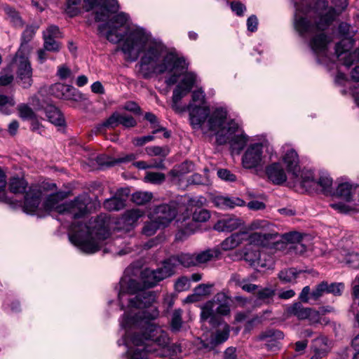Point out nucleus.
Wrapping results in <instances>:
<instances>
[{"label":"nucleus","mask_w":359,"mask_h":359,"mask_svg":"<svg viewBox=\"0 0 359 359\" xmlns=\"http://www.w3.org/2000/svg\"><path fill=\"white\" fill-rule=\"evenodd\" d=\"M189 111L191 123L194 128H201L210 114L208 107L202 106L194 107V104L189 103L187 106Z\"/></svg>","instance_id":"4be33fe9"},{"label":"nucleus","mask_w":359,"mask_h":359,"mask_svg":"<svg viewBox=\"0 0 359 359\" xmlns=\"http://www.w3.org/2000/svg\"><path fill=\"white\" fill-rule=\"evenodd\" d=\"M208 302L211 304L215 314L225 316L230 312V299L223 292L217 293L211 301Z\"/></svg>","instance_id":"a878e982"},{"label":"nucleus","mask_w":359,"mask_h":359,"mask_svg":"<svg viewBox=\"0 0 359 359\" xmlns=\"http://www.w3.org/2000/svg\"><path fill=\"white\" fill-rule=\"evenodd\" d=\"M4 11L10 20V22L16 28H22L24 25V22L20 15L19 13L11 7H5Z\"/></svg>","instance_id":"a18cd8bd"},{"label":"nucleus","mask_w":359,"mask_h":359,"mask_svg":"<svg viewBox=\"0 0 359 359\" xmlns=\"http://www.w3.org/2000/svg\"><path fill=\"white\" fill-rule=\"evenodd\" d=\"M72 75V70L65 65H60L57 67V76L61 80H65Z\"/></svg>","instance_id":"774afa93"},{"label":"nucleus","mask_w":359,"mask_h":359,"mask_svg":"<svg viewBox=\"0 0 359 359\" xmlns=\"http://www.w3.org/2000/svg\"><path fill=\"white\" fill-rule=\"evenodd\" d=\"M43 46L48 52L57 53L61 49V43L57 41V39H53L52 38H43Z\"/></svg>","instance_id":"13d9d810"},{"label":"nucleus","mask_w":359,"mask_h":359,"mask_svg":"<svg viewBox=\"0 0 359 359\" xmlns=\"http://www.w3.org/2000/svg\"><path fill=\"white\" fill-rule=\"evenodd\" d=\"M187 182L190 184L205 185L208 184V180L205 175L195 173L188 178Z\"/></svg>","instance_id":"338daca9"},{"label":"nucleus","mask_w":359,"mask_h":359,"mask_svg":"<svg viewBox=\"0 0 359 359\" xmlns=\"http://www.w3.org/2000/svg\"><path fill=\"white\" fill-rule=\"evenodd\" d=\"M177 208L175 203H165L154 208L151 216L163 226H167L176 217Z\"/></svg>","instance_id":"2eb2a0df"},{"label":"nucleus","mask_w":359,"mask_h":359,"mask_svg":"<svg viewBox=\"0 0 359 359\" xmlns=\"http://www.w3.org/2000/svg\"><path fill=\"white\" fill-rule=\"evenodd\" d=\"M263 147L262 143H254L247 148L242 157V163L245 168H255L264 163Z\"/></svg>","instance_id":"ddd939ff"},{"label":"nucleus","mask_w":359,"mask_h":359,"mask_svg":"<svg viewBox=\"0 0 359 359\" xmlns=\"http://www.w3.org/2000/svg\"><path fill=\"white\" fill-rule=\"evenodd\" d=\"M39 26L36 24L27 25L21 35V43L18 51H29V43L33 39Z\"/></svg>","instance_id":"7c9ffc66"},{"label":"nucleus","mask_w":359,"mask_h":359,"mask_svg":"<svg viewBox=\"0 0 359 359\" xmlns=\"http://www.w3.org/2000/svg\"><path fill=\"white\" fill-rule=\"evenodd\" d=\"M225 130L226 128H223L222 131L217 134V143L219 145H223L229 142L233 150L238 151H241L247 144L248 138V136L243 133L236 135V133L240 131L238 124L234 120H231L228 123V128H226V133Z\"/></svg>","instance_id":"0eeeda50"},{"label":"nucleus","mask_w":359,"mask_h":359,"mask_svg":"<svg viewBox=\"0 0 359 359\" xmlns=\"http://www.w3.org/2000/svg\"><path fill=\"white\" fill-rule=\"evenodd\" d=\"M339 33L344 37L335 46V53L342 64L349 67L355 62H359V47L353 52L348 53V50L353 46V40L351 36L354 33L353 27L347 22H342L339 25Z\"/></svg>","instance_id":"423d86ee"},{"label":"nucleus","mask_w":359,"mask_h":359,"mask_svg":"<svg viewBox=\"0 0 359 359\" xmlns=\"http://www.w3.org/2000/svg\"><path fill=\"white\" fill-rule=\"evenodd\" d=\"M283 161L286 165L287 172L297 177L300 172L299 156L293 149H288L283 156Z\"/></svg>","instance_id":"bb28decb"},{"label":"nucleus","mask_w":359,"mask_h":359,"mask_svg":"<svg viewBox=\"0 0 359 359\" xmlns=\"http://www.w3.org/2000/svg\"><path fill=\"white\" fill-rule=\"evenodd\" d=\"M14 80L13 74V67L11 65H8L4 68L0 76V86H6L11 84Z\"/></svg>","instance_id":"864d4df0"},{"label":"nucleus","mask_w":359,"mask_h":359,"mask_svg":"<svg viewBox=\"0 0 359 359\" xmlns=\"http://www.w3.org/2000/svg\"><path fill=\"white\" fill-rule=\"evenodd\" d=\"M221 256V251L218 248L207 249L196 254V266L205 264L210 261L217 260Z\"/></svg>","instance_id":"72a5a7b5"},{"label":"nucleus","mask_w":359,"mask_h":359,"mask_svg":"<svg viewBox=\"0 0 359 359\" xmlns=\"http://www.w3.org/2000/svg\"><path fill=\"white\" fill-rule=\"evenodd\" d=\"M172 275V271L163 262V266L156 270L147 269L142 272L144 287H153L161 280Z\"/></svg>","instance_id":"4468645a"},{"label":"nucleus","mask_w":359,"mask_h":359,"mask_svg":"<svg viewBox=\"0 0 359 359\" xmlns=\"http://www.w3.org/2000/svg\"><path fill=\"white\" fill-rule=\"evenodd\" d=\"M109 236V232L104 218L98 217L90 219L88 224L74 223L69 241L83 252L95 253L97 252L102 242Z\"/></svg>","instance_id":"20e7f679"},{"label":"nucleus","mask_w":359,"mask_h":359,"mask_svg":"<svg viewBox=\"0 0 359 359\" xmlns=\"http://www.w3.org/2000/svg\"><path fill=\"white\" fill-rule=\"evenodd\" d=\"M215 204L222 208H233L236 206H243L245 201L238 197L219 196L215 198Z\"/></svg>","instance_id":"4c0bfd02"},{"label":"nucleus","mask_w":359,"mask_h":359,"mask_svg":"<svg viewBox=\"0 0 359 359\" xmlns=\"http://www.w3.org/2000/svg\"><path fill=\"white\" fill-rule=\"evenodd\" d=\"M27 52L17 51L12 62L10 64L17 67L18 79L21 81L20 85L24 88H28L32 83V69L26 55Z\"/></svg>","instance_id":"6e6552de"},{"label":"nucleus","mask_w":359,"mask_h":359,"mask_svg":"<svg viewBox=\"0 0 359 359\" xmlns=\"http://www.w3.org/2000/svg\"><path fill=\"white\" fill-rule=\"evenodd\" d=\"M36 111H43L48 120L56 126L65 125V120L62 112L54 105L41 103L39 99L33 100Z\"/></svg>","instance_id":"dca6fc26"},{"label":"nucleus","mask_w":359,"mask_h":359,"mask_svg":"<svg viewBox=\"0 0 359 359\" xmlns=\"http://www.w3.org/2000/svg\"><path fill=\"white\" fill-rule=\"evenodd\" d=\"M294 4V6L296 8V13H295V22H294V26L295 29L296 27V22L297 20H299L301 18H303L306 19L309 23L311 25H316V21L319 20V17L318 13H316V11L315 9V7L313 8V11H311L308 7L304 10L303 5L308 4L307 0H292ZM302 36L307 37L309 36L310 38H312V36L306 34L302 35L298 30H297ZM311 39H310L311 40Z\"/></svg>","instance_id":"f3484780"},{"label":"nucleus","mask_w":359,"mask_h":359,"mask_svg":"<svg viewBox=\"0 0 359 359\" xmlns=\"http://www.w3.org/2000/svg\"><path fill=\"white\" fill-rule=\"evenodd\" d=\"M129 16L119 13L109 19L107 23L98 26L100 33H105L107 39L113 43L121 41L126 35L121 50L128 57L135 61L140 53L142 56L138 64V74L143 79H149L154 74H170L165 81L168 86L175 84L182 72L187 69V64L182 57L168 52L164 45L152 39L151 35L140 27H129Z\"/></svg>","instance_id":"f257e3e1"},{"label":"nucleus","mask_w":359,"mask_h":359,"mask_svg":"<svg viewBox=\"0 0 359 359\" xmlns=\"http://www.w3.org/2000/svg\"><path fill=\"white\" fill-rule=\"evenodd\" d=\"M283 333L281 331L273 329L267 330L262 332L258 337L260 340H265L267 350L276 351L279 349V340L283 339Z\"/></svg>","instance_id":"393cba45"},{"label":"nucleus","mask_w":359,"mask_h":359,"mask_svg":"<svg viewBox=\"0 0 359 359\" xmlns=\"http://www.w3.org/2000/svg\"><path fill=\"white\" fill-rule=\"evenodd\" d=\"M327 281H323L316 286V288L311 292V297L314 300H318L327 293Z\"/></svg>","instance_id":"052dcab7"},{"label":"nucleus","mask_w":359,"mask_h":359,"mask_svg":"<svg viewBox=\"0 0 359 359\" xmlns=\"http://www.w3.org/2000/svg\"><path fill=\"white\" fill-rule=\"evenodd\" d=\"M201 318L202 321H205L208 319H210L209 323L213 327L219 325L221 323V319L215 316V313L212 310V307H211V304H209L208 302H206L202 308Z\"/></svg>","instance_id":"58836bf2"},{"label":"nucleus","mask_w":359,"mask_h":359,"mask_svg":"<svg viewBox=\"0 0 359 359\" xmlns=\"http://www.w3.org/2000/svg\"><path fill=\"white\" fill-rule=\"evenodd\" d=\"M141 290L140 284L133 279H130L128 281L121 280L120 281V291L118 293V299L121 304V309H124V306L122 302V298L126 294H133L136 291Z\"/></svg>","instance_id":"2f4dec72"},{"label":"nucleus","mask_w":359,"mask_h":359,"mask_svg":"<svg viewBox=\"0 0 359 359\" xmlns=\"http://www.w3.org/2000/svg\"><path fill=\"white\" fill-rule=\"evenodd\" d=\"M27 187V183L23 178L12 177L9 182V189L14 194L23 193Z\"/></svg>","instance_id":"37998d69"},{"label":"nucleus","mask_w":359,"mask_h":359,"mask_svg":"<svg viewBox=\"0 0 359 359\" xmlns=\"http://www.w3.org/2000/svg\"><path fill=\"white\" fill-rule=\"evenodd\" d=\"M49 92L55 97L61 100L74 102L85 100L83 94L71 85L56 83L50 87Z\"/></svg>","instance_id":"f8f14e48"},{"label":"nucleus","mask_w":359,"mask_h":359,"mask_svg":"<svg viewBox=\"0 0 359 359\" xmlns=\"http://www.w3.org/2000/svg\"><path fill=\"white\" fill-rule=\"evenodd\" d=\"M316 182L322 187L321 191L325 195H332L333 194L332 188V180L329 175L323 174Z\"/></svg>","instance_id":"49530a36"},{"label":"nucleus","mask_w":359,"mask_h":359,"mask_svg":"<svg viewBox=\"0 0 359 359\" xmlns=\"http://www.w3.org/2000/svg\"><path fill=\"white\" fill-rule=\"evenodd\" d=\"M229 336V329L227 325H224L222 330H217L211 335L210 344L203 342V346L208 349H212L215 346L227 340Z\"/></svg>","instance_id":"c9c22d12"},{"label":"nucleus","mask_w":359,"mask_h":359,"mask_svg":"<svg viewBox=\"0 0 359 359\" xmlns=\"http://www.w3.org/2000/svg\"><path fill=\"white\" fill-rule=\"evenodd\" d=\"M156 300V294L151 291H141L135 297L130 298L128 307L140 309L134 314L124 313L121 326L124 328L137 327L141 325L144 320L151 322L159 316V311L153 304Z\"/></svg>","instance_id":"39448f33"},{"label":"nucleus","mask_w":359,"mask_h":359,"mask_svg":"<svg viewBox=\"0 0 359 359\" xmlns=\"http://www.w3.org/2000/svg\"><path fill=\"white\" fill-rule=\"evenodd\" d=\"M327 293L332 294L334 296H341L344 290V284L342 283H332L329 284L327 282Z\"/></svg>","instance_id":"0e129e2a"},{"label":"nucleus","mask_w":359,"mask_h":359,"mask_svg":"<svg viewBox=\"0 0 359 359\" xmlns=\"http://www.w3.org/2000/svg\"><path fill=\"white\" fill-rule=\"evenodd\" d=\"M42 192L37 187H31L25 193L23 210L27 213H33L36 211L41 201Z\"/></svg>","instance_id":"5701e85b"},{"label":"nucleus","mask_w":359,"mask_h":359,"mask_svg":"<svg viewBox=\"0 0 359 359\" xmlns=\"http://www.w3.org/2000/svg\"><path fill=\"white\" fill-rule=\"evenodd\" d=\"M242 224L241 219L232 217L218 221L214 228L219 231H232L238 228Z\"/></svg>","instance_id":"f704fd0d"},{"label":"nucleus","mask_w":359,"mask_h":359,"mask_svg":"<svg viewBox=\"0 0 359 359\" xmlns=\"http://www.w3.org/2000/svg\"><path fill=\"white\" fill-rule=\"evenodd\" d=\"M205 102V94L201 90H196L192 93L191 102L190 103L194 104V107L202 106Z\"/></svg>","instance_id":"69168bd1"},{"label":"nucleus","mask_w":359,"mask_h":359,"mask_svg":"<svg viewBox=\"0 0 359 359\" xmlns=\"http://www.w3.org/2000/svg\"><path fill=\"white\" fill-rule=\"evenodd\" d=\"M165 180V175L162 172H147L144 181L154 184H161Z\"/></svg>","instance_id":"5fc2aeb1"},{"label":"nucleus","mask_w":359,"mask_h":359,"mask_svg":"<svg viewBox=\"0 0 359 359\" xmlns=\"http://www.w3.org/2000/svg\"><path fill=\"white\" fill-rule=\"evenodd\" d=\"M62 37L61 32L58 27L50 25L43 32V38H52L53 39H57Z\"/></svg>","instance_id":"e2e57ef3"},{"label":"nucleus","mask_w":359,"mask_h":359,"mask_svg":"<svg viewBox=\"0 0 359 359\" xmlns=\"http://www.w3.org/2000/svg\"><path fill=\"white\" fill-rule=\"evenodd\" d=\"M119 113H113L104 122L97 127V130L101 131L103 128H115L118 126Z\"/></svg>","instance_id":"6e6d98bb"},{"label":"nucleus","mask_w":359,"mask_h":359,"mask_svg":"<svg viewBox=\"0 0 359 359\" xmlns=\"http://www.w3.org/2000/svg\"><path fill=\"white\" fill-rule=\"evenodd\" d=\"M118 119V126L121 125L125 128H132L137 125L135 119L130 115L119 113Z\"/></svg>","instance_id":"680f3d73"},{"label":"nucleus","mask_w":359,"mask_h":359,"mask_svg":"<svg viewBox=\"0 0 359 359\" xmlns=\"http://www.w3.org/2000/svg\"><path fill=\"white\" fill-rule=\"evenodd\" d=\"M147 153L151 156H159L161 157L167 156L170 153V149L168 147H159V146H152L147 147L146 149Z\"/></svg>","instance_id":"4d7b16f0"},{"label":"nucleus","mask_w":359,"mask_h":359,"mask_svg":"<svg viewBox=\"0 0 359 359\" xmlns=\"http://www.w3.org/2000/svg\"><path fill=\"white\" fill-rule=\"evenodd\" d=\"M246 236L247 233L245 231L233 233L222 243V248L226 251L233 249L241 243Z\"/></svg>","instance_id":"e433bc0d"},{"label":"nucleus","mask_w":359,"mask_h":359,"mask_svg":"<svg viewBox=\"0 0 359 359\" xmlns=\"http://www.w3.org/2000/svg\"><path fill=\"white\" fill-rule=\"evenodd\" d=\"M68 197V193L66 191H58L49 195L44 201V208L47 211L55 210L60 214H63L65 211V203H60L64 199Z\"/></svg>","instance_id":"b1692460"},{"label":"nucleus","mask_w":359,"mask_h":359,"mask_svg":"<svg viewBox=\"0 0 359 359\" xmlns=\"http://www.w3.org/2000/svg\"><path fill=\"white\" fill-rule=\"evenodd\" d=\"M160 228H164L160 224L155 218L151 217V220L144 224L142 228V233L147 236H151L155 234L156 231Z\"/></svg>","instance_id":"de8ad7c7"},{"label":"nucleus","mask_w":359,"mask_h":359,"mask_svg":"<svg viewBox=\"0 0 359 359\" xmlns=\"http://www.w3.org/2000/svg\"><path fill=\"white\" fill-rule=\"evenodd\" d=\"M231 121H227V111L226 109L217 108L212 112L208 120V129L211 131H217V135L223 128H228V123ZM226 133V130H225Z\"/></svg>","instance_id":"a211bd4d"},{"label":"nucleus","mask_w":359,"mask_h":359,"mask_svg":"<svg viewBox=\"0 0 359 359\" xmlns=\"http://www.w3.org/2000/svg\"><path fill=\"white\" fill-rule=\"evenodd\" d=\"M167 266L172 271L174 274L176 266L181 265L184 267L189 268L196 266V254L180 252L172 255L165 261Z\"/></svg>","instance_id":"aec40b11"},{"label":"nucleus","mask_w":359,"mask_h":359,"mask_svg":"<svg viewBox=\"0 0 359 359\" xmlns=\"http://www.w3.org/2000/svg\"><path fill=\"white\" fill-rule=\"evenodd\" d=\"M300 273L302 271L295 268L285 269L279 272L278 278L283 283H294Z\"/></svg>","instance_id":"a19ab883"},{"label":"nucleus","mask_w":359,"mask_h":359,"mask_svg":"<svg viewBox=\"0 0 359 359\" xmlns=\"http://www.w3.org/2000/svg\"><path fill=\"white\" fill-rule=\"evenodd\" d=\"M90 203V198L88 194H80L74 200L65 203L63 214L69 215L72 219L81 218L88 213V205Z\"/></svg>","instance_id":"9b49d317"},{"label":"nucleus","mask_w":359,"mask_h":359,"mask_svg":"<svg viewBox=\"0 0 359 359\" xmlns=\"http://www.w3.org/2000/svg\"><path fill=\"white\" fill-rule=\"evenodd\" d=\"M143 215L144 212L139 209H131L123 214L122 220L126 226H133Z\"/></svg>","instance_id":"79ce46f5"},{"label":"nucleus","mask_w":359,"mask_h":359,"mask_svg":"<svg viewBox=\"0 0 359 359\" xmlns=\"http://www.w3.org/2000/svg\"><path fill=\"white\" fill-rule=\"evenodd\" d=\"M276 294V291L272 287H264L257 290L256 297L264 304L271 303Z\"/></svg>","instance_id":"c03bdc74"},{"label":"nucleus","mask_w":359,"mask_h":359,"mask_svg":"<svg viewBox=\"0 0 359 359\" xmlns=\"http://www.w3.org/2000/svg\"><path fill=\"white\" fill-rule=\"evenodd\" d=\"M269 179L276 184H281L287 180L286 173L278 163L269 165L266 170Z\"/></svg>","instance_id":"c85d7f7f"},{"label":"nucleus","mask_w":359,"mask_h":359,"mask_svg":"<svg viewBox=\"0 0 359 359\" xmlns=\"http://www.w3.org/2000/svg\"><path fill=\"white\" fill-rule=\"evenodd\" d=\"M140 331L130 337L131 343L137 346L129 359H147L148 353L165 356V347L170 342L168 334L156 324L144 320L137 327Z\"/></svg>","instance_id":"7ed1b4c3"},{"label":"nucleus","mask_w":359,"mask_h":359,"mask_svg":"<svg viewBox=\"0 0 359 359\" xmlns=\"http://www.w3.org/2000/svg\"><path fill=\"white\" fill-rule=\"evenodd\" d=\"M249 237L251 242H256L259 245H265L266 242L271 240H280L294 245L302 239V235L297 231H292L282 235L278 233L255 232L251 233Z\"/></svg>","instance_id":"9d476101"},{"label":"nucleus","mask_w":359,"mask_h":359,"mask_svg":"<svg viewBox=\"0 0 359 359\" xmlns=\"http://www.w3.org/2000/svg\"><path fill=\"white\" fill-rule=\"evenodd\" d=\"M19 116L23 120H31L36 118V114L33 109L26 104H20L17 107Z\"/></svg>","instance_id":"603ef678"},{"label":"nucleus","mask_w":359,"mask_h":359,"mask_svg":"<svg viewBox=\"0 0 359 359\" xmlns=\"http://www.w3.org/2000/svg\"><path fill=\"white\" fill-rule=\"evenodd\" d=\"M194 224H186L183 229H180L175 235V238L177 241H183L187 238V236L195 231L197 229Z\"/></svg>","instance_id":"bf43d9fd"},{"label":"nucleus","mask_w":359,"mask_h":359,"mask_svg":"<svg viewBox=\"0 0 359 359\" xmlns=\"http://www.w3.org/2000/svg\"><path fill=\"white\" fill-rule=\"evenodd\" d=\"M210 217V215L208 210L205 209H203L201 208H197L194 210L192 215V222L191 224H194L197 226L196 223L198 222H205L208 221Z\"/></svg>","instance_id":"3c124183"},{"label":"nucleus","mask_w":359,"mask_h":359,"mask_svg":"<svg viewBox=\"0 0 359 359\" xmlns=\"http://www.w3.org/2000/svg\"><path fill=\"white\" fill-rule=\"evenodd\" d=\"M332 4L334 7H329L326 0H318L316 2L315 9L319 17L316 25H310L303 18L297 20L296 22V27L302 35L312 36L309 46L318 55H325L327 45L330 42V38L324 31L332 24L335 17L348 6L347 0H332Z\"/></svg>","instance_id":"f03ea898"},{"label":"nucleus","mask_w":359,"mask_h":359,"mask_svg":"<svg viewBox=\"0 0 359 359\" xmlns=\"http://www.w3.org/2000/svg\"><path fill=\"white\" fill-rule=\"evenodd\" d=\"M118 9L117 0H101L100 8L93 13V15L95 21L104 22L109 20L111 13L117 12Z\"/></svg>","instance_id":"412c9836"},{"label":"nucleus","mask_w":359,"mask_h":359,"mask_svg":"<svg viewBox=\"0 0 359 359\" xmlns=\"http://www.w3.org/2000/svg\"><path fill=\"white\" fill-rule=\"evenodd\" d=\"M264 255L262 254L261 252L257 250H248L245 252L243 255V259L250 263L252 266L254 267H264L266 266V264L262 262V256Z\"/></svg>","instance_id":"ea45409f"},{"label":"nucleus","mask_w":359,"mask_h":359,"mask_svg":"<svg viewBox=\"0 0 359 359\" xmlns=\"http://www.w3.org/2000/svg\"><path fill=\"white\" fill-rule=\"evenodd\" d=\"M123 190H118L110 198L106 199L103 203L104 208L109 211H118L126 205V198L123 196Z\"/></svg>","instance_id":"c756f323"},{"label":"nucleus","mask_w":359,"mask_h":359,"mask_svg":"<svg viewBox=\"0 0 359 359\" xmlns=\"http://www.w3.org/2000/svg\"><path fill=\"white\" fill-rule=\"evenodd\" d=\"M182 311L181 309H175L171 317L170 329L173 332H177L180 330L182 325Z\"/></svg>","instance_id":"09e8293b"},{"label":"nucleus","mask_w":359,"mask_h":359,"mask_svg":"<svg viewBox=\"0 0 359 359\" xmlns=\"http://www.w3.org/2000/svg\"><path fill=\"white\" fill-rule=\"evenodd\" d=\"M229 282L249 293H254L259 288V285L251 283L249 279H243V276L237 273L231 274Z\"/></svg>","instance_id":"473e14b6"},{"label":"nucleus","mask_w":359,"mask_h":359,"mask_svg":"<svg viewBox=\"0 0 359 359\" xmlns=\"http://www.w3.org/2000/svg\"><path fill=\"white\" fill-rule=\"evenodd\" d=\"M358 185L353 186L347 182L339 184L334 194L344 199L345 201H357Z\"/></svg>","instance_id":"cd10ccee"},{"label":"nucleus","mask_w":359,"mask_h":359,"mask_svg":"<svg viewBox=\"0 0 359 359\" xmlns=\"http://www.w3.org/2000/svg\"><path fill=\"white\" fill-rule=\"evenodd\" d=\"M196 81V75L193 72H187L183 75L181 81L172 92V108L176 112H182L184 109L179 105L180 100L192 89Z\"/></svg>","instance_id":"1a4fd4ad"},{"label":"nucleus","mask_w":359,"mask_h":359,"mask_svg":"<svg viewBox=\"0 0 359 359\" xmlns=\"http://www.w3.org/2000/svg\"><path fill=\"white\" fill-rule=\"evenodd\" d=\"M153 198L151 192L137 191L132 195V201L137 205H141L149 202Z\"/></svg>","instance_id":"8fccbe9b"},{"label":"nucleus","mask_w":359,"mask_h":359,"mask_svg":"<svg viewBox=\"0 0 359 359\" xmlns=\"http://www.w3.org/2000/svg\"><path fill=\"white\" fill-rule=\"evenodd\" d=\"M290 315L296 316L299 320L309 319L312 322H318L319 311L311 308L304 307L301 302L294 303L287 309Z\"/></svg>","instance_id":"6ab92c4d"}]
</instances>
